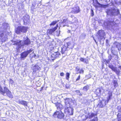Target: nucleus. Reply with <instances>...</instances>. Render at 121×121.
I'll return each instance as SVG.
<instances>
[{
  "instance_id": "obj_14",
  "label": "nucleus",
  "mask_w": 121,
  "mask_h": 121,
  "mask_svg": "<svg viewBox=\"0 0 121 121\" xmlns=\"http://www.w3.org/2000/svg\"><path fill=\"white\" fill-rule=\"evenodd\" d=\"M93 5L96 8L101 7L102 5L99 3L97 0H95V2L93 3Z\"/></svg>"
},
{
  "instance_id": "obj_34",
  "label": "nucleus",
  "mask_w": 121,
  "mask_h": 121,
  "mask_svg": "<svg viewBox=\"0 0 121 121\" xmlns=\"http://www.w3.org/2000/svg\"><path fill=\"white\" fill-rule=\"evenodd\" d=\"M70 74L69 73H66V79L68 80Z\"/></svg>"
},
{
  "instance_id": "obj_6",
  "label": "nucleus",
  "mask_w": 121,
  "mask_h": 121,
  "mask_svg": "<svg viewBox=\"0 0 121 121\" xmlns=\"http://www.w3.org/2000/svg\"><path fill=\"white\" fill-rule=\"evenodd\" d=\"M72 10L71 13L73 14H77L79 13L81 11L79 7L77 5H75L74 7L71 8Z\"/></svg>"
},
{
  "instance_id": "obj_43",
  "label": "nucleus",
  "mask_w": 121,
  "mask_h": 121,
  "mask_svg": "<svg viewBox=\"0 0 121 121\" xmlns=\"http://www.w3.org/2000/svg\"><path fill=\"white\" fill-rule=\"evenodd\" d=\"M109 61H108V60H106V64H108V63L109 62Z\"/></svg>"
},
{
  "instance_id": "obj_50",
  "label": "nucleus",
  "mask_w": 121,
  "mask_h": 121,
  "mask_svg": "<svg viewBox=\"0 0 121 121\" xmlns=\"http://www.w3.org/2000/svg\"><path fill=\"white\" fill-rule=\"evenodd\" d=\"M78 91L79 92L80 91Z\"/></svg>"
},
{
  "instance_id": "obj_30",
  "label": "nucleus",
  "mask_w": 121,
  "mask_h": 121,
  "mask_svg": "<svg viewBox=\"0 0 121 121\" xmlns=\"http://www.w3.org/2000/svg\"><path fill=\"white\" fill-rule=\"evenodd\" d=\"M89 89V86L88 85L85 86L83 87V89L87 91Z\"/></svg>"
},
{
  "instance_id": "obj_33",
  "label": "nucleus",
  "mask_w": 121,
  "mask_h": 121,
  "mask_svg": "<svg viewBox=\"0 0 121 121\" xmlns=\"http://www.w3.org/2000/svg\"><path fill=\"white\" fill-rule=\"evenodd\" d=\"M102 3L104 4H107L108 2V0H99Z\"/></svg>"
},
{
  "instance_id": "obj_46",
  "label": "nucleus",
  "mask_w": 121,
  "mask_h": 121,
  "mask_svg": "<svg viewBox=\"0 0 121 121\" xmlns=\"http://www.w3.org/2000/svg\"><path fill=\"white\" fill-rule=\"evenodd\" d=\"M118 112H121V111L120 110H119L118 111Z\"/></svg>"
},
{
  "instance_id": "obj_32",
  "label": "nucleus",
  "mask_w": 121,
  "mask_h": 121,
  "mask_svg": "<svg viewBox=\"0 0 121 121\" xmlns=\"http://www.w3.org/2000/svg\"><path fill=\"white\" fill-rule=\"evenodd\" d=\"M113 84L114 86L115 87H117L118 85V83L115 80H114L113 81Z\"/></svg>"
},
{
  "instance_id": "obj_11",
  "label": "nucleus",
  "mask_w": 121,
  "mask_h": 121,
  "mask_svg": "<svg viewBox=\"0 0 121 121\" xmlns=\"http://www.w3.org/2000/svg\"><path fill=\"white\" fill-rule=\"evenodd\" d=\"M8 88L6 86H4L3 87V89L0 85V93L3 95L6 93L7 90H8Z\"/></svg>"
},
{
  "instance_id": "obj_13",
  "label": "nucleus",
  "mask_w": 121,
  "mask_h": 121,
  "mask_svg": "<svg viewBox=\"0 0 121 121\" xmlns=\"http://www.w3.org/2000/svg\"><path fill=\"white\" fill-rule=\"evenodd\" d=\"M108 67L112 70L115 72L116 74L117 75H119L120 72V71L119 70H118L116 67H114L113 65H109Z\"/></svg>"
},
{
  "instance_id": "obj_45",
  "label": "nucleus",
  "mask_w": 121,
  "mask_h": 121,
  "mask_svg": "<svg viewBox=\"0 0 121 121\" xmlns=\"http://www.w3.org/2000/svg\"><path fill=\"white\" fill-rule=\"evenodd\" d=\"M43 87H41V90H40V91H41L43 89Z\"/></svg>"
},
{
  "instance_id": "obj_27",
  "label": "nucleus",
  "mask_w": 121,
  "mask_h": 121,
  "mask_svg": "<svg viewBox=\"0 0 121 121\" xmlns=\"http://www.w3.org/2000/svg\"><path fill=\"white\" fill-rule=\"evenodd\" d=\"M117 119L118 121H121V114L118 113L117 115Z\"/></svg>"
},
{
  "instance_id": "obj_20",
  "label": "nucleus",
  "mask_w": 121,
  "mask_h": 121,
  "mask_svg": "<svg viewBox=\"0 0 121 121\" xmlns=\"http://www.w3.org/2000/svg\"><path fill=\"white\" fill-rule=\"evenodd\" d=\"M21 40H20L18 41L17 40L14 41V43L13 44V45H18V47L16 48L17 50H18L20 48H19V46H20L22 44H21Z\"/></svg>"
},
{
  "instance_id": "obj_31",
  "label": "nucleus",
  "mask_w": 121,
  "mask_h": 121,
  "mask_svg": "<svg viewBox=\"0 0 121 121\" xmlns=\"http://www.w3.org/2000/svg\"><path fill=\"white\" fill-rule=\"evenodd\" d=\"M57 22V21H53L50 24V26H54Z\"/></svg>"
},
{
  "instance_id": "obj_18",
  "label": "nucleus",
  "mask_w": 121,
  "mask_h": 121,
  "mask_svg": "<svg viewBox=\"0 0 121 121\" xmlns=\"http://www.w3.org/2000/svg\"><path fill=\"white\" fill-rule=\"evenodd\" d=\"M41 69L40 67L38 65H35L33 67V72L35 73L37 71Z\"/></svg>"
},
{
  "instance_id": "obj_15",
  "label": "nucleus",
  "mask_w": 121,
  "mask_h": 121,
  "mask_svg": "<svg viewBox=\"0 0 121 121\" xmlns=\"http://www.w3.org/2000/svg\"><path fill=\"white\" fill-rule=\"evenodd\" d=\"M76 71L77 72V73H83L84 72V70L83 68L80 69L78 66H77L75 68Z\"/></svg>"
},
{
  "instance_id": "obj_10",
  "label": "nucleus",
  "mask_w": 121,
  "mask_h": 121,
  "mask_svg": "<svg viewBox=\"0 0 121 121\" xmlns=\"http://www.w3.org/2000/svg\"><path fill=\"white\" fill-rule=\"evenodd\" d=\"M31 43V41L27 37L26 39L23 41V43L19 46V48H21V47L24 46V45H28Z\"/></svg>"
},
{
  "instance_id": "obj_8",
  "label": "nucleus",
  "mask_w": 121,
  "mask_h": 121,
  "mask_svg": "<svg viewBox=\"0 0 121 121\" xmlns=\"http://www.w3.org/2000/svg\"><path fill=\"white\" fill-rule=\"evenodd\" d=\"M60 54L58 52H55L52 54L50 57L51 59L53 61L54 60L59 57Z\"/></svg>"
},
{
  "instance_id": "obj_35",
  "label": "nucleus",
  "mask_w": 121,
  "mask_h": 121,
  "mask_svg": "<svg viewBox=\"0 0 121 121\" xmlns=\"http://www.w3.org/2000/svg\"><path fill=\"white\" fill-rule=\"evenodd\" d=\"M91 15L92 17L94 15L93 11L92 9L91 10Z\"/></svg>"
},
{
  "instance_id": "obj_24",
  "label": "nucleus",
  "mask_w": 121,
  "mask_h": 121,
  "mask_svg": "<svg viewBox=\"0 0 121 121\" xmlns=\"http://www.w3.org/2000/svg\"><path fill=\"white\" fill-rule=\"evenodd\" d=\"M80 61L83 62L86 64H88V60L87 59L84 58H83L81 57L80 58Z\"/></svg>"
},
{
  "instance_id": "obj_42",
  "label": "nucleus",
  "mask_w": 121,
  "mask_h": 121,
  "mask_svg": "<svg viewBox=\"0 0 121 121\" xmlns=\"http://www.w3.org/2000/svg\"><path fill=\"white\" fill-rule=\"evenodd\" d=\"M4 35V34L3 33H2L0 34V37L2 38Z\"/></svg>"
},
{
  "instance_id": "obj_41",
  "label": "nucleus",
  "mask_w": 121,
  "mask_h": 121,
  "mask_svg": "<svg viewBox=\"0 0 121 121\" xmlns=\"http://www.w3.org/2000/svg\"><path fill=\"white\" fill-rule=\"evenodd\" d=\"M64 73H63L62 72L60 73V76H64Z\"/></svg>"
},
{
  "instance_id": "obj_23",
  "label": "nucleus",
  "mask_w": 121,
  "mask_h": 121,
  "mask_svg": "<svg viewBox=\"0 0 121 121\" xmlns=\"http://www.w3.org/2000/svg\"><path fill=\"white\" fill-rule=\"evenodd\" d=\"M6 93L7 95L9 98H13V95L11 91L8 89V90H7Z\"/></svg>"
},
{
  "instance_id": "obj_5",
  "label": "nucleus",
  "mask_w": 121,
  "mask_h": 121,
  "mask_svg": "<svg viewBox=\"0 0 121 121\" xmlns=\"http://www.w3.org/2000/svg\"><path fill=\"white\" fill-rule=\"evenodd\" d=\"M64 112L69 116L72 115L73 114V109L70 106L66 107L64 109Z\"/></svg>"
},
{
  "instance_id": "obj_29",
  "label": "nucleus",
  "mask_w": 121,
  "mask_h": 121,
  "mask_svg": "<svg viewBox=\"0 0 121 121\" xmlns=\"http://www.w3.org/2000/svg\"><path fill=\"white\" fill-rule=\"evenodd\" d=\"M96 115V114H94L93 113H91V115L89 116V119H91Z\"/></svg>"
},
{
  "instance_id": "obj_4",
  "label": "nucleus",
  "mask_w": 121,
  "mask_h": 121,
  "mask_svg": "<svg viewBox=\"0 0 121 121\" xmlns=\"http://www.w3.org/2000/svg\"><path fill=\"white\" fill-rule=\"evenodd\" d=\"M71 45V43L68 42L65 43L62 48L61 52L62 54H64L65 51L68 50V48H69Z\"/></svg>"
},
{
  "instance_id": "obj_38",
  "label": "nucleus",
  "mask_w": 121,
  "mask_h": 121,
  "mask_svg": "<svg viewBox=\"0 0 121 121\" xmlns=\"http://www.w3.org/2000/svg\"><path fill=\"white\" fill-rule=\"evenodd\" d=\"M80 75H79L77 77V79L76 80V81H77L78 80H79L80 79Z\"/></svg>"
},
{
  "instance_id": "obj_22",
  "label": "nucleus",
  "mask_w": 121,
  "mask_h": 121,
  "mask_svg": "<svg viewBox=\"0 0 121 121\" xmlns=\"http://www.w3.org/2000/svg\"><path fill=\"white\" fill-rule=\"evenodd\" d=\"M104 99H103L102 100H100L99 103L98 104L97 106L99 108H102L103 107L104 105L103 103V101H104Z\"/></svg>"
},
{
  "instance_id": "obj_36",
  "label": "nucleus",
  "mask_w": 121,
  "mask_h": 121,
  "mask_svg": "<svg viewBox=\"0 0 121 121\" xmlns=\"http://www.w3.org/2000/svg\"><path fill=\"white\" fill-rule=\"evenodd\" d=\"M98 119L97 117H95L93 119L91 120L90 121H98Z\"/></svg>"
},
{
  "instance_id": "obj_1",
  "label": "nucleus",
  "mask_w": 121,
  "mask_h": 121,
  "mask_svg": "<svg viewBox=\"0 0 121 121\" xmlns=\"http://www.w3.org/2000/svg\"><path fill=\"white\" fill-rule=\"evenodd\" d=\"M28 27L24 26H18L15 30V32L17 34H20L21 32L26 33L27 31Z\"/></svg>"
},
{
  "instance_id": "obj_3",
  "label": "nucleus",
  "mask_w": 121,
  "mask_h": 121,
  "mask_svg": "<svg viewBox=\"0 0 121 121\" xmlns=\"http://www.w3.org/2000/svg\"><path fill=\"white\" fill-rule=\"evenodd\" d=\"M33 50L32 48H30L29 50L24 51L22 52L20 54V58L21 59L24 60L27 56Z\"/></svg>"
},
{
  "instance_id": "obj_16",
  "label": "nucleus",
  "mask_w": 121,
  "mask_h": 121,
  "mask_svg": "<svg viewBox=\"0 0 121 121\" xmlns=\"http://www.w3.org/2000/svg\"><path fill=\"white\" fill-rule=\"evenodd\" d=\"M55 104L57 108V109L59 110H61L63 108V106L60 103L57 102L55 103Z\"/></svg>"
},
{
  "instance_id": "obj_28",
  "label": "nucleus",
  "mask_w": 121,
  "mask_h": 121,
  "mask_svg": "<svg viewBox=\"0 0 121 121\" xmlns=\"http://www.w3.org/2000/svg\"><path fill=\"white\" fill-rule=\"evenodd\" d=\"M112 96V92H111L110 94H109V95L108 96V97L107 98V101L108 102L111 99V97Z\"/></svg>"
},
{
  "instance_id": "obj_25",
  "label": "nucleus",
  "mask_w": 121,
  "mask_h": 121,
  "mask_svg": "<svg viewBox=\"0 0 121 121\" xmlns=\"http://www.w3.org/2000/svg\"><path fill=\"white\" fill-rule=\"evenodd\" d=\"M98 35L100 38L103 37L102 36V35H105V33L104 32V31L103 30H99L98 32Z\"/></svg>"
},
{
  "instance_id": "obj_12",
  "label": "nucleus",
  "mask_w": 121,
  "mask_h": 121,
  "mask_svg": "<svg viewBox=\"0 0 121 121\" xmlns=\"http://www.w3.org/2000/svg\"><path fill=\"white\" fill-rule=\"evenodd\" d=\"M108 67L112 70L115 72L116 74L117 75H119L120 72V71L119 70H118L116 67H114L113 65H109Z\"/></svg>"
},
{
  "instance_id": "obj_17",
  "label": "nucleus",
  "mask_w": 121,
  "mask_h": 121,
  "mask_svg": "<svg viewBox=\"0 0 121 121\" xmlns=\"http://www.w3.org/2000/svg\"><path fill=\"white\" fill-rule=\"evenodd\" d=\"M65 101V106L66 107H67V105H69V106H70V102L71 99L70 98H66L64 99Z\"/></svg>"
},
{
  "instance_id": "obj_44",
  "label": "nucleus",
  "mask_w": 121,
  "mask_h": 121,
  "mask_svg": "<svg viewBox=\"0 0 121 121\" xmlns=\"http://www.w3.org/2000/svg\"><path fill=\"white\" fill-rule=\"evenodd\" d=\"M108 14H109V13H111L112 14H113V13H112V12H106Z\"/></svg>"
},
{
  "instance_id": "obj_37",
  "label": "nucleus",
  "mask_w": 121,
  "mask_h": 121,
  "mask_svg": "<svg viewBox=\"0 0 121 121\" xmlns=\"http://www.w3.org/2000/svg\"><path fill=\"white\" fill-rule=\"evenodd\" d=\"M109 60L110 61L111 60L112 58V56L111 55H110L108 56Z\"/></svg>"
},
{
  "instance_id": "obj_48",
  "label": "nucleus",
  "mask_w": 121,
  "mask_h": 121,
  "mask_svg": "<svg viewBox=\"0 0 121 121\" xmlns=\"http://www.w3.org/2000/svg\"><path fill=\"white\" fill-rule=\"evenodd\" d=\"M99 91L100 92V91H101V90H99Z\"/></svg>"
},
{
  "instance_id": "obj_9",
  "label": "nucleus",
  "mask_w": 121,
  "mask_h": 121,
  "mask_svg": "<svg viewBox=\"0 0 121 121\" xmlns=\"http://www.w3.org/2000/svg\"><path fill=\"white\" fill-rule=\"evenodd\" d=\"M23 24L26 25L30 23V17L29 16H26L23 17Z\"/></svg>"
},
{
  "instance_id": "obj_39",
  "label": "nucleus",
  "mask_w": 121,
  "mask_h": 121,
  "mask_svg": "<svg viewBox=\"0 0 121 121\" xmlns=\"http://www.w3.org/2000/svg\"><path fill=\"white\" fill-rule=\"evenodd\" d=\"M9 81L10 83L11 84H12L14 83V81L13 80L11 79H9Z\"/></svg>"
},
{
  "instance_id": "obj_47",
  "label": "nucleus",
  "mask_w": 121,
  "mask_h": 121,
  "mask_svg": "<svg viewBox=\"0 0 121 121\" xmlns=\"http://www.w3.org/2000/svg\"><path fill=\"white\" fill-rule=\"evenodd\" d=\"M119 68L121 70V66H119Z\"/></svg>"
},
{
  "instance_id": "obj_21",
  "label": "nucleus",
  "mask_w": 121,
  "mask_h": 121,
  "mask_svg": "<svg viewBox=\"0 0 121 121\" xmlns=\"http://www.w3.org/2000/svg\"><path fill=\"white\" fill-rule=\"evenodd\" d=\"M113 44L115 45L116 47L118 48L119 50H121V44L120 43L117 41H115Z\"/></svg>"
},
{
  "instance_id": "obj_26",
  "label": "nucleus",
  "mask_w": 121,
  "mask_h": 121,
  "mask_svg": "<svg viewBox=\"0 0 121 121\" xmlns=\"http://www.w3.org/2000/svg\"><path fill=\"white\" fill-rule=\"evenodd\" d=\"M70 17L72 18L73 17H74V19H72V21L73 23H76L78 22V20L77 18L76 17H74V15H71V16Z\"/></svg>"
},
{
  "instance_id": "obj_49",
  "label": "nucleus",
  "mask_w": 121,
  "mask_h": 121,
  "mask_svg": "<svg viewBox=\"0 0 121 121\" xmlns=\"http://www.w3.org/2000/svg\"><path fill=\"white\" fill-rule=\"evenodd\" d=\"M37 121H39V120H37Z\"/></svg>"
},
{
  "instance_id": "obj_2",
  "label": "nucleus",
  "mask_w": 121,
  "mask_h": 121,
  "mask_svg": "<svg viewBox=\"0 0 121 121\" xmlns=\"http://www.w3.org/2000/svg\"><path fill=\"white\" fill-rule=\"evenodd\" d=\"M52 116L54 117H56L58 119H61L64 118L65 115L61 110H56Z\"/></svg>"
},
{
  "instance_id": "obj_7",
  "label": "nucleus",
  "mask_w": 121,
  "mask_h": 121,
  "mask_svg": "<svg viewBox=\"0 0 121 121\" xmlns=\"http://www.w3.org/2000/svg\"><path fill=\"white\" fill-rule=\"evenodd\" d=\"M58 25L57 24L56 26L53 28H51L47 30V35H52V34L57 30L58 27Z\"/></svg>"
},
{
  "instance_id": "obj_19",
  "label": "nucleus",
  "mask_w": 121,
  "mask_h": 121,
  "mask_svg": "<svg viewBox=\"0 0 121 121\" xmlns=\"http://www.w3.org/2000/svg\"><path fill=\"white\" fill-rule=\"evenodd\" d=\"M18 103L25 106L27 107V106L28 102L24 100H19L18 101Z\"/></svg>"
},
{
  "instance_id": "obj_40",
  "label": "nucleus",
  "mask_w": 121,
  "mask_h": 121,
  "mask_svg": "<svg viewBox=\"0 0 121 121\" xmlns=\"http://www.w3.org/2000/svg\"><path fill=\"white\" fill-rule=\"evenodd\" d=\"M56 32L57 33V35H58L57 36H59L60 34V30H57L56 31Z\"/></svg>"
}]
</instances>
